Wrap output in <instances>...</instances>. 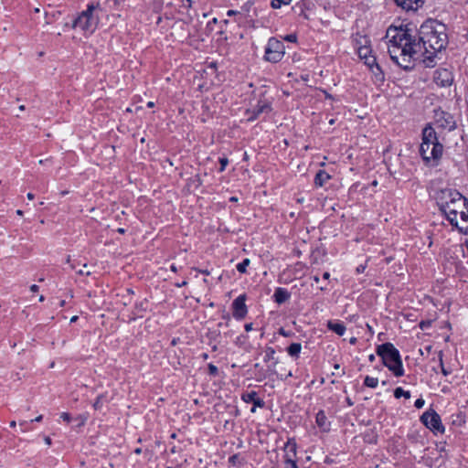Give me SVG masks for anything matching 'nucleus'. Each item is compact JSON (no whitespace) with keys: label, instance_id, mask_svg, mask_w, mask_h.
I'll return each mask as SVG.
<instances>
[{"label":"nucleus","instance_id":"f257e3e1","mask_svg":"<svg viewBox=\"0 0 468 468\" xmlns=\"http://www.w3.org/2000/svg\"><path fill=\"white\" fill-rule=\"evenodd\" d=\"M388 38V54L390 58L405 70L414 67L413 60L420 53L419 44H414L411 29L406 27H389L386 33Z\"/></svg>","mask_w":468,"mask_h":468},{"label":"nucleus","instance_id":"f03ea898","mask_svg":"<svg viewBox=\"0 0 468 468\" xmlns=\"http://www.w3.org/2000/svg\"><path fill=\"white\" fill-rule=\"evenodd\" d=\"M413 37L414 44L420 46L419 55L423 56L425 62H429L428 66L448 44L445 25L434 20L423 23Z\"/></svg>","mask_w":468,"mask_h":468},{"label":"nucleus","instance_id":"7ed1b4c3","mask_svg":"<svg viewBox=\"0 0 468 468\" xmlns=\"http://www.w3.org/2000/svg\"><path fill=\"white\" fill-rule=\"evenodd\" d=\"M376 354L381 358L382 363L393 373L395 377H402L405 373L399 349L392 343L387 342L378 345Z\"/></svg>","mask_w":468,"mask_h":468},{"label":"nucleus","instance_id":"20e7f679","mask_svg":"<svg viewBox=\"0 0 468 468\" xmlns=\"http://www.w3.org/2000/svg\"><path fill=\"white\" fill-rule=\"evenodd\" d=\"M100 7V4L90 3L87 8L74 18L71 24V28H80L84 33H93L96 28L97 21L93 17V12Z\"/></svg>","mask_w":468,"mask_h":468},{"label":"nucleus","instance_id":"39448f33","mask_svg":"<svg viewBox=\"0 0 468 468\" xmlns=\"http://www.w3.org/2000/svg\"><path fill=\"white\" fill-rule=\"evenodd\" d=\"M431 197L435 200L441 213L449 208L453 200L459 198L460 192L448 186H431Z\"/></svg>","mask_w":468,"mask_h":468},{"label":"nucleus","instance_id":"423d86ee","mask_svg":"<svg viewBox=\"0 0 468 468\" xmlns=\"http://www.w3.org/2000/svg\"><path fill=\"white\" fill-rule=\"evenodd\" d=\"M421 143H424V144H429L432 145L431 150V155H430V157H434V161L438 162L441 158L443 145L439 142L437 133L431 123H428L422 129Z\"/></svg>","mask_w":468,"mask_h":468},{"label":"nucleus","instance_id":"0eeeda50","mask_svg":"<svg viewBox=\"0 0 468 468\" xmlns=\"http://www.w3.org/2000/svg\"><path fill=\"white\" fill-rule=\"evenodd\" d=\"M285 55V46L277 37H271L268 39L264 48L263 59L270 63L280 62Z\"/></svg>","mask_w":468,"mask_h":468},{"label":"nucleus","instance_id":"6e6552de","mask_svg":"<svg viewBox=\"0 0 468 468\" xmlns=\"http://www.w3.org/2000/svg\"><path fill=\"white\" fill-rule=\"evenodd\" d=\"M420 420L434 434H443L445 432V427L441 422V416L432 408H430L424 411L420 416Z\"/></svg>","mask_w":468,"mask_h":468},{"label":"nucleus","instance_id":"1a4fd4ad","mask_svg":"<svg viewBox=\"0 0 468 468\" xmlns=\"http://www.w3.org/2000/svg\"><path fill=\"white\" fill-rule=\"evenodd\" d=\"M468 207V199L463 197L461 193L459 198L453 200L449 208L444 210L441 214L446 218L452 226H457V217L461 209Z\"/></svg>","mask_w":468,"mask_h":468},{"label":"nucleus","instance_id":"9d476101","mask_svg":"<svg viewBox=\"0 0 468 468\" xmlns=\"http://www.w3.org/2000/svg\"><path fill=\"white\" fill-rule=\"evenodd\" d=\"M271 110V101L262 96L259 99L257 104L253 108L246 111V115L248 116L247 121L250 122H254L261 114H268Z\"/></svg>","mask_w":468,"mask_h":468},{"label":"nucleus","instance_id":"9b49d317","mask_svg":"<svg viewBox=\"0 0 468 468\" xmlns=\"http://www.w3.org/2000/svg\"><path fill=\"white\" fill-rule=\"evenodd\" d=\"M434 122L439 128L452 131L456 128V122L453 116L442 110H436L434 112Z\"/></svg>","mask_w":468,"mask_h":468},{"label":"nucleus","instance_id":"f8f14e48","mask_svg":"<svg viewBox=\"0 0 468 468\" xmlns=\"http://www.w3.org/2000/svg\"><path fill=\"white\" fill-rule=\"evenodd\" d=\"M247 294H239L231 303L232 316L238 320H243L248 314V307L246 305Z\"/></svg>","mask_w":468,"mask_h":468},{"label":"nucleus","instance_id":"ddd939ff","mask_svg":"<svg viewBox=\"0 0 468 468\" xmlns=\"http://www.w3.org/2000/svg\"><path fill=\"white\" fill-rule=\"evenodd\" d=\"M434 81L440 87H449L453 81V75L447 69H439L434 73Z\"/></svg>","mask_w":468,"mask_h":468},{"label":"nucleus","instance_id":"4468645a","mask_svg":"<svg viewBox=\"0 0 468 468\" xmlns=\"http://www.w3.org/2000/svg\"><path fill=\"white\" fill-rule=\"evenodd\" d=\"M241 399L245 403H252L253 407L250 409L251 413L256 412V408H264L265 407V401L258 397V393L254 390L250 392H243L241 394Z\"/></svg>","mask_w":468,"mask_h":468},{"label":"nucleus","instance_id":"2eb2a0df","mask_svg":"<svg viewBox=\"0 0 468 468\" xmlns=\"http://www.w3.org/2000/svg\"><path fill=\"white\" fill-rule=\"evenodd\" d=\"M297 448L298 446L295 438H288L287 441L284 443L282 447V451L284 452L283 460H297Z\"/></svg>","mask_w":468,"mask_h":468},{"label":"nucleus","instance_id":"dca6fc26","mask_svg":"<svg viewBox=\"0 0 468 468\" xmlns=\"http://www.w3.org/2000/svg\"><path fill=\"white\" fill-rule=\"evenodd\" d=\"M396 5L406 11H417L424 5V0H394Z\"/></svg>","mask_w":468,"mask_h":468},{"label":"nucleus","instance_id":"f3484780","mask_svg":"<svg viewBox=\"0 0 468 468\" xmlns=\"http://www.w3.org/2000/svg\"><path fill=\"white\" fill-rule=\"evenodd\" d=\"M272 298L276 303L282 304L291 298V292L286 288L277 287Z\"/></svg>","mask_w":468,"mask_h":468},{"label":"nucleus","instance_id":"a211bd4d","mask_svg":"<svg viewBox=\"0 0 468 468\" xmlns=\"http://www.w3.org/2000/svg\"><path fill=\"white\" fill-rule=\"evenodd\" d=\"M315 422L318 428L324 431L327 432L330 431V421L328 420L324 410H320L315 416Z\"/></svg>","mask_w":468,"mask_h":468},{"label":"nucleus","instance_id":"6ab92c4d","mask_svg":"<svg viewBox=\"0 0 468 468\" xmlns=\"http://www.w3.org/2000/svg\"><path fill=\"white\" fill-rule=\"evenodd\" d=\"M326 326L328 330L335 333L339 336L344 335L346 331V327L344 323L337 320H329Z\"/></svg>","mask_w":468,"mask_h":468},{"label":"nucleus","instance_id":"aec40b11","mask_svg":"<svg viewBox=\"0 0 468 468\" xmlns=\"http://www.w3.org/2000/svg\"><path fill=\"white\" fill-rule=\"evenodd\" d=\"M458 215L460 216L463 225L460 226L457 223V226L454 227L459 230V232L468 235V206L461 209Z\"/></svg>","mask_w":468,"mask_h":468},{"label":"nucleus","instance_id":"412c9836","mask_svg":"<svg viewBox=\"0 0 468 468\" xmlns=\"http://www.w3.org/2000/svg\"><path fill=\"white\" fill-rule=\"evenodd\" d=\"M330 179L331 176L326 171L319 170L314 176V186L322 187Z\"/></svg>","mask_w":468,"mask_h":468},{"label":"nucleus","instance_id":"4be33fe9","mask_svg":"<svg viewBox=\"0 0 468 468\" xmlns=\"http://www.w3.org/2000/svg\"><path fill=\"white\" fill-rule=\"evenodd\" d=\"M431 147H432L431 144H424V143L420 144V154L426 164H429L431 160L434 161V157H430V155H431Z\"/></svg>","mask_w":468,"mask_h":468},{"label":"nucleus","instance_id":"5701e85b","mask_svg":"<svg viewBox=\"0 0 468 468\" xmlns=\"http://www.w3.org/2000/svg\"><path fill=\"white\" fill-rule=\"evenodd\" d=\"M275 349L271 346H266L264 350V357L263 361L268 363L270 361H273V366L278 363V359L275 357Z\"/></svg>","mask_w":468,"mask_h":468},{"label":"nucleus","instance_id":"b1692460","mask_svg":"<svg viewBox=\"0 0 468 468\" xmlns=\"http://www.w3.org/2000/svg\"><path fill=\"white\" fill-rule=\"evenodd\" d=\"M374 75L375 82L382 83L385 80V74L380 65L378 63L373 69H369Z\"/></svg>","mask_w":468,"mask_h":468},{"label":"nucleus","instance_id":"393cba45","mask_svg":"<svg viewBox=\"0 0 468 468\" xmlns=\"http://www.w3.org/2000/svg\"><path fill=\"white\" fill-rule=\"evenodd\" d=\"M301 350H302V345L300 343H292L288 347H287V353L292 356V357H296L298 358L299 357V355L301 353Z\"/></svg>","mask_w":468,"mask_h":468},{"label":"nucleus","instance_id":"a878e982","mask_svg":"<svg viewBox=\"0 0 468 468\" xmlns=\"http://www.w3.org/2000/svg\"><path fill=\"white\" fill-rule=\"evenodd\" d=\"M106 402H108L107 394H100L93 403L94 410H101Z\"/></svg>","mask_w":468,"mask_h":468},{"label":"nucleus","instance_id":"bb28decb","mask_svg":"<svg viewBox=\"0 0 468 468\" xmlns=\"http://www.w3.org/2000/svg\"><path fill=\"white\" fill-rule=\"evenodd\" d=\"M372 49L367 45L361 46L357 48V55L360 59H365L367 56H371Z\"/></svg>","mask_w":468,"mask_h":468},{"label":"nucleus","instance_id":"cd10ccee","mask_svg":"<svg viewBox=\"0 0 468 468\" xmlns=\"http://www.w3.org/2000/svg\"><path fill=\"white\" fill-rule=\"evenodd\" d=\"M439 364L441 367V372L443 376L447 377L452 374V369L446 368L443 364V352L441 350L438 353Z\"/></svg>","mask_w":468,"mask_h":468},{"label":"nucleus","instance_id":"c85d7f7f","mask_svg":"<svg viewBox=\"0 0 468 468\" xmlns=\"http://www.w3.org/2000/svg\"><path fill=\"white\" fill-rule=\"evenodd\" d=\"M250 264V260L246 258L241 262L238 263L236 265V269L239 273H246L247 268Z\"/></svg>","mask_w":468,"mask_h":468},{"label":"nucleus","instance_id":"c756f323","mask_svg":"<svg viewBox=\"0 0 468 468\" xmlns=\"http://www.w3.org/2000/svg\"><path fill=\"white\" fill-rule=\"evenodd\" d=\"M364 385L366 387L375 388L378 385V379L377 378L367 376L364 379Z\"/></svg>","mask_w":468,"mask_h":468},{"label":"nucleus","instance_id":"7c9ffc66","mask_svg":"<svg viewBox=\"0 0 468 468\" xmlns=\"http://www.w3.org/2000/svg\"><path fill=\"white\" fill-rule=\"evenodd\" d=\"M394 397L396 399H400L401 397H404L405 399H408L410 398V392L408 390H404L402 388L399 387L395 388Z\"/></svg>","mask_w":468,"mask_h":468},{"label":"nucleus","instance_id":"2f4dec72","mask_svg":"<svg viewBox=\"0 0 468 468\" xmlns=\"http://www.w3.org/2000/svg\"><path fill=\"white\" fill-rule=\"evenodd\" d=\"M364 63L368 67V69H373L375 65L378 64L377 58L375 56H367L365 59H363Z\"/></svg>","mask_w":468,"mask_h":468},{"label":"nucleus","instance_id":"473e14b6","mask_svg":"<svg viewBox=\"0 0 468 468\" xmlns=\"http://www.w3.org/2000/svg\"><path fill=\"white\" fill-rule=\"evenodd\" d=\"M31 422L30 421H27V420H22L19 422V426H20V429H21V431L22 432H27L29 431H32L33 428L31 426Z\"/></svg>","mask_w":468,"mask_h":468},{"label":"nucleus","instance_id":"72a5a7b5","mask_svg":"<svg viewBox=\"0 0 468 468\" xmlns=\"http://www.w3.org/2000/svg\"><path fill=\"white\" fill-rule=\"evenodd\" d=\"M282 5H289V0H271V6L273 9L280 8Z\"/></svg>","mask_w":468,"mask_h":468},{"label":"nucleus","instance_id":"f704fd0d","mask_svg":"<svg viewBox=\"0 0 468 468\" xmlns=\"http://www.w3.org/2000/svg\"><path fill=\"white\" fill-rule=\"evenodd\" d=\"M218 162L220 164L218 172L222 173L225 171L227 165H229V159L226 156H222V157H219Z\"/></svg>","mask_w":468,"mask_h":468},{"label":"nucleus","instance_id":"c9c22d12","mask_svg":"<svg viewBox=\"0 0 468 468\" xmlns=\"http://www.w3.org/2000/svg\"><path fill=\"white\" fill-rule=\"evenodd\" d=\"M284 468H299L297 464V460L288 459L283 460Z\"/></svg>","mask_w":468,"mask_h":468},{"label":"nucleus","instance_id":"e433bc0d","mask_svg":"<svg viewBox=\"0 0 468 468\" xmlns=\"http://www.w3.org/2000/svg\"><path fill=\"white\" fill-rule=\"evenodd\" d=\"M208 374L212 377H217L218 375V368L214 364H208L207 366Z\"/></svg>","mask_w":468,"mask_h":468},{"label":"nucleus","instance_id":"4c0bfd02","mask_svg":"<svg viewBox=\"0 0 468 468\" xmlns=\"http://www.w3.org/2000/svg\"><path fill=\"white\" fill-rule=\"evenodd\" d=\"M228 462L229 464H231L233 466L238 465V463H239V454L236 453V454L229 456Z\"/></svg>","mask_w":468,"mask_h":468},{"label":"nucleus","instance_id":"58836bf2","mask_svg":"<svg viewBox=\"0 0 468 468\" xmlns=\"http://www.w3.org/2000/svg\"><path fill=\"white\" fill-rule=\"evenodd\" d=\"M432 324V321L431 320H421L420 323H419V327L421 329V330H426L428 328H430Z\"/></svg>","mask_w":468,"mask_h":468},{"label":"nucleus","instance_id":"ea45409f","mask_svg":"<svg viewBox=\"0 0 468 468\" xmlns=\"http://www.w3.org/2000/svg\"><path fill=\"white\" fill-rule=\"evenodd\" d=\"M282 38H283V40L291 42V43H296L297 39H298L297 35L295 33L286 35Z\"/></svg>","mask_w":468,"mask_h":468},{"label":"nucleus","instance_id":"a19ab883","mask_svg":"<svg viewBox=\"0 0 468 468\" xmlns=\"http://www.w3.org/2000/svg\"><path fill=\"white\" fill-rule=\"evenodd\" d=\"M306 1L303 0L301 3L298 4V7L301 9L300 16H303V18L308 19L307 15L304 13L303 8L305 7Z\"/></svg>","mask_w":468,"mask_h":468},{"label":"nucleus","instance_id":"79ce46f5","mask_svg":"<svg viewBox=\"0 0 468 468\" xmlns=\"http://www.w3.org/2000/svg\"><path fill=\"white\" fill-rule=\"evenodd\" d=\"M425 404V400L422 398H419L415 400L414 406L417 409H421Z\"/></svg>","mask_w":468,"mask_h":468},{"label":"nucleus","instance_id":"37998d69","mask_svg":"<svg viewBox=\"0 0 468 468\" xmlns=\"http://www.w3.org/2000/svg\"><path fill=\"white\" fill-rule=\"evenodd\" d=\"M60 418L66 421V422H70L71 421V416L69 413L68 412H62L61 415H60Z\"/></svg>","mask_w":468,"mask_h":468},{"label":"nucleus","instance_id":"c03bdc74","mask_svg":"<svg viewBox=\"0 0 468 468\" xmlns=\"http://www.w3.org/2000/svg\"><path fill=\"white\" fill-rule=\"evenodd\" d=\"M279 335L284 336V337H288L292 335L291 332L289 331H286L283 327H281L278 331Z\"/></svg>","mask_w":468,"mask_h":468},{"label":"nucleus","instance_id":"a18cd8bd","mask_svg":"<svg viewBox=\"0 0 468 468\" xmlns=\"http://www.w3.org/2000/svg\"><path fill=\"white\" fill-rule=\"evenodd\" d=\"M194 270L196 271H197L198 273H202L204 275H209L210 274V271H208L207 269L194 268Z\"/></svg>","mask_w":468,"mask_h":468},{"label":"nucleus","instance_id":"49530a36","mask_svg":"<svg viewBox=\"0 0 468 468\" xmlns=\"http://www.w3.org/2000/svg\"><path fill=\"white\" fill-rule=\"evenodd\" d=\"M244 329L246 332H250L253 329V324L252 323L245 324Z\"/></svg>","mask_w":468,"mask_h":468},{"label":"nucleus","instance_id":"de8ad7c7","mask_svg":"<svg viewBox=\"0 0 468 468\" xmlns=\"http://www.w3.org/2000/svg\"><path fill=\"white\" fill-rule=\"evenodd\" d=\"M180 341V338L179 337H174L172 340H171V346H175L178 344V342Z\"/></svg>","mask_w":468,"mask_h":468},{"label":"nucleus","instance_id":"09e8293b","mask_svg":"<svg viewBox=\"0 0 468 468\" xmlns=\"http://www.w3.org/2000/svg\"><path fill=\"white\" fill-rule=\"evenodd\" d=\"M183 2H186V5H185L187 9H190L193 5V0H184Z\"/></svg>","mask_w":468,"mask_h":468},{"label":"nucleus","instance_id":"8fccbe9b","mask_svg":"<svg viewBox=\"0 0 468 468\" xmlns=\"http://www.w3.org/2000/svg\"><path fill=\"white\" fill-rule=\"evenodd\" d=\"M38 290H39V287L37 284H33L30 286V291L33 292H38Z\"/></svg>","mask_w":468,"mask_h":468},{"label":"nucleus","instance_id":"3c124183","mask_svg":"<svg viewBox=\"0 0 468 468\" xmlns=\"http://www.w3.org/2000/svg\"><path fill=\"white\" fill-rule=\"evenodd\" d=\"M187 284L186 281H183L182 282H176L175 285L178 288H181L183 286H186Z\"/></svg>","mask_w":468,"mask_h":468},{"label":"nucleus","instance_id":"603ef678","mask_svg":"<svg viewBox=\"0 0 468 468\" xmlns=\"http://www.w3.org/2000/svg\"><path fill=\"white\" fill-rule=\"evenodd\" d=\"M113 2L114 6H119L122 3H123L125 0H112Z\"/></svg>","mask_w":468,"mask_h":468},{"label":"nucleus","instance_id":"864d4df0","mask_svg":"<svg viewBox=\"0 0 468 468\" xmlns=\"http://www.w3.org/2000/svg\"><path fill=\"white\" fill-rule=\"evenodd\" d=\"M43 419V416L42 415H39L37 416V418H35L34 420H31L30 422H34V421H37V422H40Z\"/></svg>","mask_w":468,"mask_h":468},{"label":"nucleus","instance_id":"5fc2aeb1","mask_svg":"<svg viewBox=\"0 0 468 468\" xmlns=\"http://www.w3.org/2000/svg\"><path fill=\"white\" fill-rule=\"evenodd\" d=\"M237 13H238V12H237L236 10H229V11L227 12V16H232L236 15Z\"/></svg>","mask_w":468,"mask_h":468},{"label":"nucleus","instance_id":"6e6d98bb","mask_svg":"<svg viewBox=\"0 0 468 468\" xmlns=\"http://www.w3.org/2000/svg\"><path fill=\"white\" fill-rule=\"evenodd\" d=\"M346 404H347L349 407H351V406H353V405H354V402L351 400V399H350V398H346Z\"/></svg>","mask_w":468,"mask_h":468},{"label":"nucleus","instance_id":"4d7b16f0","mask_svg":"<svg viewBox=\"0 0 468 468\" xmlns=\"http://www.w3.org/2000/svg\"><path fill=\"white\" fill-rule=\"evenodd\" d=\"M77 273H79V274H80V275H84V274H85V275H90V271L84 272V271H83V270H80V271H77Z\"/></svg>","mask_w":468,"mask_h":468},{"label":"nucleus","instance_id":"13d9d810","mask_svg":"<svg viewBox=\"0 0 468 468\" xmlns=\"http://www.w3.org/2000/svg\"><path fill=\"white\" fill-rule=\"evenodd\" d=\"M170 270H171L172 271H174V272H177V267H176L175 264H172V265L170 266Z\"/></svg>","mask_w":468,"mask_h":468},{"label":"nucleus","instance_id":"bf43d9fd","mask_svg":"<svg viewBox=\"0 0 468 468\" xmlns=\"http://www.w3.org/2000/svg\"><path fill=\"white\" fill-rule=\"evenodd\" d=\"M375 359H376V356H375V355H374V354H371V355H369V356H368V360H369L370 362L375 361Z\"/></svg>","mask_w":468,"mask_h":468},{"label":"nucleus","instance_id":"052dcab7","mask_svg":"<svg viewBox=\"0 0 468 468\" xmlns=\"http://www.w3.org/2000/svg\"><path fill=\"white\" fill-rule=\"evenodd\" d=\"M323 92L324 93V96L326 99H332V95L330 93H328L326 90H323Z\"/></svg>","mask_w":468,"mask_h":468},{"label":"nucleus","instance_id":"680f3d73","mask_svg":"<svg viewBox=\"0 0 468 468\" xmlns=\"http://www.w3.org/2000/svg\"><path fill=\"white\" fill-rule=\"evenodd\" d=\"M329 277H330V273H329V272H327V271H325V272L323 274V278H324V280H328V279H329Z\"/></svg>","mask_w":468,"mask_h":468},{"label":"nucleus","instance_id":"e2e57ef3","mask_svg":"<svg viewBox=\"0 0 468 468\" xmlns=\"http://www.w3.org/2000/svg\"><path fill=\"white\" fill-rule=\"evenodd\" d=\"M45 442H46V444H48V445H51V439H50L49 437H46V438H45Z\"/></svg>","mask_w":468,"mask_h":468},{"label":"nucleus","instance_id":"0e129e2a","mask_svg":"<svg viewBox=\"0 0 468 468\" xmlns=\"http://www.w3.org/2000/svg\"><path fill=\"white\" fill-rule=\"evenodd\" d=\"M349 343H350L351 345H355V344L356 343V337H352V338H350Z\"/></svg>","mask_w":468,"mask_h":468},{"label":"nucleus","instance_id":"69168bd1","mask_svg":"<svg viewBox=\"0 0 468 468\" xmlns=\"http://www.w3.org/2000/svg\"><path fill=\"white\" fill-rule=\"evenodd\" d=\"M27 197V198H28L29 200H32V199H34V197H35L34 194H32V193H28Z\"/></svg>","mask_w":468,"mask_h":468},{"label":"nucleus","instance_id":"338daca9","mask_svg":"<svg viewBox=\"0 0 468 468\" xmlns=\"http://www.w3.org/2000/svg\"><path fill=\"white\" fill-rule=\"evenodd\" d=\"M117 232H118V233H120V234H124V233H125V229H122V228H119V229H117Z\"/></svg>","mask_w":468,"mask_h":468},{"label":"nucleus","instance_id":"774afa93","mask_svg":"<svg viewBox=\"0 0 468 468\" xmlns=\"http://www.w3.org/2000/svg\"><path fill=\"white\" fill-rule=\"evenodd\" d=\"M365 270V267L360 265L359 267H357L356 271L357 272H362L363 271Z\"/></svg>","mask_w":468,"mask_h":468}]
</instances>
